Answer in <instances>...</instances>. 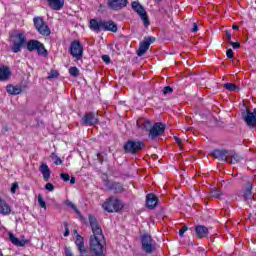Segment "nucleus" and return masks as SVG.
Listing matches in <instances>:
<instances>
[{
    "label": "nucleus",
    "instance_id": "obj_1",
    "mask_svg": "<svg viewBox=\"0 0 256 256\" xmlns=\"http://www.w3.org/2000/svg\"><path fill=\"white\" fill-rule=\"evenodd\" d=\"M90 227L92 229V235L90 236V251L92 256H105L103 254V248L105 247V236L103 235V229L99 225L97 218L93 215L88 217Z\"/></svg>",
    "mask_w": 256,
    "mask_h": 256
},
{
    "label": "nucleus",
    "instance_id": "obj_2",
    "mask_svg": "<svg viewBox=\"0 0 256 256\" xmlns=\"http://www.w3.org/2000/svg\"><path fill=\"white\" fill-rule=\"evenodd\" d=\"M102 208L107 213H119L123 209V202L116 197H110L102 204Z\"/></svg>",
    "mask_w": 256,
    "mask_h": 256
},
{
    "label": "nucleus",
    "instance_id": "obj_3",
    "mask_svg": "<svg viewBox=\"0 0 256 256\" xmlns=\"http://www.w3.org/2000/svg\"><path fill=\"white\" fill-rule=\"evenodd\" d=\"M11 43V50L13 53H20L21 49H23V45L27 43V37L25 34L17 32L11 36Z\"/></svg>",
    "mask_w": 256,
    "mask_h": 256
},
{
    "label": "nucleus",
    "instance_id": "obj_4",
    "mask_svg": "<svg viewBox=\"0 0 256 256\" xmlns=\"http://www.w3.org/2000/svg\"><path fill=\"white\" fill-rule=\"evenodd\" d=\"M141 243H142V251L144 253L151 255V253L155 251V240H153V238L149 234H144L142 236Z\"/></svg>",
    "mask_w": 256,
    "mask_h": 256
},
{
    "label": "nucleus",
    "instance_id": "obj_5",
    "mask_svg": "<svg viewBox=\"0 0 256 256\" xmlns=\"http://www.w3.org/2000/svg\"><path fill=\"white\" fill-rule=\"evenodd\" d=\"M132 9L142 19V21L144 23V27H149L151 25V22L149 21V18L147 17V11H145V8L139 2H137V1L132 2Z\"/></svg>",
    "mask_w": 256,
    "mask_h": 256
},
{
    "label": "nucleus",
    "instance_id": "obj_6",
    "mask_svg": "<svg viewBox=\"0 0 256 256\" xmlns=\"http://www.w3.org/2000/svg\"><path fill=\"white\" fill-rule=\"evenodd\" d=\"M33 21L35 29L40 33V35H44L45 37H49V35H51V29H49V26L41 17H34Z\"/></svg>",
    "mask_w": 256,
    "mask_h": 256
},
{
    "label": "nucleus",
    "instance_id": "obj_7",
    "mask_svg": "<svg viewBox=\"0 0 256 256\" xmlns=\"http://www.w3.org/2000/svg\"><path fill=\"white\" fill-rule=\"evenodd\" d=\"M70 55L77 61L83 59V45L78 40H74L70 45Z\"/></svg>",
    "mask_w": 256,
    "mask_h": 256
},
{
    "label": "nucleus",
    "instance_id": "obj_8",
    "mask_svg": "<svg viewBox=\"0 0 256 256\" xmlns=\"http://www.w3.org/2000/svg\"><path fill=\"white\" fill-rule=\"evenodd\" d=\"M242 119L251 129H253V127H256V108L253 109V112H251V110L249 109H247L246 112H243Z\"/></svg>",
    "mask_w": 256,
    "mask_h": 256
},
{
    "label": "nucleus",
    "instance_id": "obj_9",
    "mask_svg": "<svg viewBox=\"0 0 256 256\" xmlns=\"http://www.w3.org/2000/svg\"><path fill=\"white\" fill-rule=\"evenodd\" d=\"M99 123V114L97 112H88L82 117V125L93 127Z\"/></svg>",
    "mask_w": 256,
    "mask_h": 256
},
{
    "label": "nucleus",
    "instance_id": "obj_10",
    "mask_svg": "<svg viewBox=\"0 0 256 256\" xmlns=\"http://www.w3.org/2000/svg\"><path fill=\"white\" fill-rule=\"evenodd\" d=\"M141 149H143V143L139 141L129 140L124 145L126 153H132V155H135V153H137V151H141Z\"/></svg>",
    "mask_w": 256,
    "mask_h": 256
},
{
    "label": "nucleus",
    "instance_id": "obj_11",
    "mask_svg": "<svg viewBox=\"0 0 256 256\" xmlns=\"http://www.w3.org/2000/svg\"><path fill=\"white\" fill-rule=\"evenodd\" d=\"M155 37H148L145 38L141 43L137 50L138 57H143L147 51H149V47L151 46V43H154Z\"/></svg>",
    "mask_w": 256,
    "mask_h": 256
},
{
    "label": "nucleus",
    "instance_id": "obj_12",
    "mask_svg": "<svg viewBox=\"0 0 256 256\" xmlns=\"http://www.w3.org/2000/svg\"><path fill=\"white\" fill-rule=\"evenodd\" d=\"M163 133H165V124L156 122L150 129L149 135L151 139H157V137H159V135H163Z\"/></svg>",
    "mask_w": 256,
    "mask_h": 256
},
{
    "label": "nucleus",
    "instance_id": "obj_13",
    "mask_svg": "<svg viewBox=\"0 0 256 256\" xmlns=\"http://www.w3.org/2000/svg\"><path fill=\"white\" fill-rule=\"evenodd\" d=\"M128 0H108V7L112 9V11H119L123 9V7H127Z\"/></svg>",
    "mask_w": 256,
    "mask_h": 256
},
{
    "label": "nucleus",
    "instance_id": "obj_14",
    "mask_svg": "<svg viewBox=\"0 0 256 256\" xmlns=\"http://www.w3.org/2000/svg\"><path fill=\"white\" fill-rule=\"evenodd\" d=\"M49 7L54 11H61L65 5V0H46Z\"/></svg>",
    "mask_w": 256,
    "mask_h": 256
},
{
    "label": "nucleus",
    "instance_id": "obj_15",
    "mask_svg": "<svg viewBox=\"0 0 256 256\" xmlns=\"http://www.w3.org/2000/svg\"><path fill=\"white\" fill-rule=\"evenodd\" d=\"M196 235L198 239H203L205 237H209V228L203 225H197L195 227Z\"/></svg>",
    "mask_w": 256,
    "mask_h": 256
},
{
    "label": "nucleus",
    "instance_id": "obj_16",
    "mask_svg": "<svg viewBox=\"0 0 256 256\" xmlns=\"http://www.w3.org/2000/svg\"><path fill=\"white\" fill-rule=\"evenodd\" d=\"M241 162V156L235 153L233 150H228V156L226 159V163H231L232 165H235V163Z\"/></svg>",
    "mask_w": 256,
    "mask_h": 256
},
{
    "label": "nucleus",
    "instance_id": "obj_17",
    "mask_svg": "<svg viewBox=\"0 0 256 256\" xmlns=\"http://www.w3.org/2000/svg\"><path fill=\"white\" fill-rule=\"evenodd\" d=\"M90 29L92 31H95V33H99V31H103V20L91 19Z\"/></svg>",
    "mask_w": 256,
    "mask_h": 256
},
{
    "label": "nucleus",
    "instance_id": "obj_18",
    "mask_svg": "<svg viewBox=\"0 0 256 256\" xmlns=\"http://www.w3.org/2000/svg\"><path fill=\"white\" fill-rule=\"evenodd\" d=\"M253 189V184L250 182L247 183L246 188L244 190V200L249 203L250 201H253V192L251 191Z\"/></svg>",
    "mask_w": 256,
    "mask_h": 256
},
{
    "label": "nucleus",
    "instance_id": "obj_19",
    "mask_svg": "<svg viewBox=\"0 0 256 256\" xmlns=\"http://www.w3.org/2000/svg\"><path fill=\"white\" fill-rule=\"evenodd\" d=\"M229 154V150H214L212 152L213 157H215V159H219L220 161H227V156Z\"/></svg>",
    "mask_w": 256,
    "mask_h": 256
},
{
    "label": "nucleus",
    "instance_id": "obj_20",
    "mask_svg": "<svg viewBox=\"0 0 256 256\" xmlns=\"http://www.w3.org/2000/svg\"><path fill=\"white\" fill-rule=\"evenodd\" d=\"M39 171L42 173L44 181L47 182L49 179H51V169L47 164L43 163L40 165Z\"/></svg>",
    "mask_w": 256,
    "mask_h": 256
},
{
    "label": "nucleus",
    "instance_id": "obj_21",
    "mask_svg": "<svg viewBox=\"0 0 256 256\" xmlns=\"http://www.w3.org/2000/svg\"><path fill=\"white\" fill-rule=\"evenodd\" d=\"M117 24L113 21H103L102 31H112V33H117Z\"/></svg>",
    "mask_w": 256,
    "mask_h": 256
},
{
    "label": "nucleus",
    "instance_id": "obj_22",
    "mask_svg": "<svg viewBox=\"0 0 256 256\" xmlns=\"http://www.w3.org/2000/svg\"><path fill=\"white\" fill-rule=\"evenodd\" d=\"M146 206L148 209H155L157 207V196L154 194H148L146 196Z\"/></svg>",
    "mask_w": 256,
    "mask_h": 256
},
{
    "label": "nucleus",
    "instance_id": "obj_23",
    "mask_svg": "<svg viewBox=\"0 0 256 256\" xmlns=\"http://www.w3.org/2000/svg\"><path fill=\"white\" fill-rule=\"evenodd\" d=\"M106 187L109 191H113L114 193H123V185L121 183H108Z\"/></svg>",
    "mask_w": 256,
    "mask_h": 256
},
{
    "label": "nucleus",
    "instance_id": "obj_24",
    "mask_svg": "<svg viewBox=\"0 0 256 256\" xmlns=\"http://www.w3.org/2000/svg\"><path fill=\"white\" fill-rule=\"evenodd\" d=\"M11 213V207L5 200L0 198V215H9Z\"/></svg>",
    "mask_w": 256,
    "mask_h": 256
},
{
    "label": "nucleus",
    "instance_id": "obj_25",
    "mask_svg": "<svg viewBox=\"0 0 256 256\" xmlns=\"http://www.w3.org/2000/svg\"><path fill=\"white\" fill-rule=\"evenodd\" d=\"M11 77V70L7 66L0 68V81H7Z\"/></svg>",
    "mask_w": 256,
    "mask_h": 256
},
{
    "label": "nucleus",
    "instance_id": "obj_26",
    "mask_svg": "<svg viewBox=\"0 0 256 256\" xmlns=\"http://www.w3.org/2000/svg\"><path fill=\"white\" fill-rule=\"evenodd\" d=\"M41 42H39L38 40H30L27 42V50L30 51V52H33V51H37L39 45H40Z\"/></svg>",
    "mask_w": 256,
    "mask_h": 256
},
{
    "label": "nucleus",
    "instance_id": "obj_27",
    "mask_svg": "<svg viewBox=\"0 0 256 256\" xmlns=\"http://www.w3.org/2000/svg\"><path fill=\"white\" fill-rule=\"evenodd\" d=\"M9 239L16 247H25V240H19V238L15 237L13 234H10Z\"/></svg>",
    "mask_w": 256,
    "mask_h": 256
},
{
    "label": "nucleus",
    "instance_id": "obj_28",
    "mask_svg": "<svg viewBox=\"0 0 256 256\" xmlns=\"http://www.w3.org/2000/svg\"><path fill=\"white\" fill-rule=\"evenodd\" d=\"M6 91L10 95H19L21 93V87L10 85L7 86Z\"/></svg>",
    "mask_w": 256,
    "mask_h": 256
},
{
    "label": "nucleus",
    "instance_id": "obj_29",
    "mask_svg": "<svg viewBox=\"0 0 256 256\" xmlns=\"http://www.w3.org/2000/svg\"><path fill=\"white\" fill-rule=\"evenodd\" d=\"M36 51H37L38 55H40L41 57H48V55H49V52H47L45 45L41 42L38 45V48L36 49Z\"/></svg>",
    "mask_w": 256,
    "mask_h": 256
},
{
    "label": "nucleus",
    "instance_id": "obj_30",
    "mask_svg": "<svg viewBox=\"0 0 256 256\" xmlns=\"http://www.w3.org/2000/svg\"><path fill=\"white\" fill-rule=\"evenodd\" d=\"M224 87L227 91H239V88L233 83H226Z\"/></svg>",
    "mask_w": 256,
    "mask_h": 256
},
{
    "label": "nucleus",
    "instance_id": "obj_31",
    "mask_svg": "<svg viewBox=\"0 0 256 256\" xmlns=\"http://www.w3.org/2000/svg\"><path fill=\"white\" fill-rule=\"evenodd\" d=\"M38 205L42 209H47V203L45 202V200L43 199V195H41V194L38 195Z\"/></svg>",
    "mask_w": 256,
    "mask_h": 256
},
{
    "label": "nucleus",
    "instance_id": "obj_32",
    "mask_svg": "<svg viewBox=\"0 0 256 256\" xmlns=\"http://www.w3.org/2000/svg\"><path fill=\"white\" fill-rule=\"evenodd\" d=\"M211 195H212V197H215L216 199H221L223 192H221V190H219V189H213L211 191Z\"/></svg>",
    "mask_w": 256,
    "mask_h": 256
},
{
    "label": "nucleus",
    "instance_id": "obj_33",
    "mask_svg": "<svg viewBox=\"0 0 256 256\" xmlns=\"http://www.w3.org/2000/svg\"><path fill=\"white\" fill-rule=\"evenodd\" d=\"M69 74L71 75V77H79V68L71 67L69 69Z\"/></svg>",
    "mask_w": 256,
    "mask_h": 256
},
{
    "label": "nucleus",
    "instance_id": "obj_34",
    "mask_svg": "<svg viewBox=\"0 0 256 256\" xmlns=\"http://www.w3.org/2000/svg\"><path fill=\"white\" fill-rule=\"evenodd\" d=\"M51 157L56 165H62L63 161L61 160V158H59V156L52 154Z\"/></svg>",
    "mask_w": 256,
    "mask_h": 256
},
{
    "label": "nucleus",
    "instance_id": "obj_35",
    "mask_svg": "<svg viewBox=\"0 0 256 256\" xmlns=\"http://www.w3.org/2000/svg\"><path fill=\"white\" fill-rule=\"evenodd\" d=\"M57 77H59V72L56 70H51L49 79H57Z\"/></svg>",
    "mask_w": 256,
    "mask_h": 256
},
{
    "label": "nucleus",
    "instance_id": "obj_36",
    "mask_svg": "<svg viewBox=\"0 0 256 256\" xmlns=\"http://www.w3.org/2000/svg\"><path fill=\"white\" fill-rule=\"evenodd\" d=\"M169 93H173V88H171V86L164 87L163 94L164 95H169Z\"/></svg>",
    "mask_w": 256,
    "mask_h": 256
},
{
    "label": "nucleus",
    "instance_id": "obj_37",
    "mask_svg": "<svg viewBox=\"0 0 256 256\" xmlns=\"http://www.w3.org/2000/svg\"><path fill=\"white\" fill-rule=\"evenodd\" d=\"M60 177H61V179H63L65 182L70 181V179H71V176H69V174H67V173H61Z\"/></svg>",
    "mask_w": 256,
    "mask_h": 256
},
{
    "label": "nucleus",
    "instance_id": "obj_38",
    "mask_svg": "<svg viewBox=\"0 0 256 256\" xmlns=\"http://www.w3.org/2000/svg\"><path fill=\"white\" fill-rule=\"evenodd\" d=\"M45 189L46 191H55V186L52 183H47Z\"/></svg>",
    "mask_w": 256,
    "mask_h": 256
},
{
    "label": "nucleus",
    "instance_id": "obj_39",
    "mask_svg": "<svg viewBox=\"0 0 256 256\" xmlns=\"http://www.w3.org/2000/svg\"><path fill=\"white\" fill-rule=\"evenodd\" d=\"M234 55H235V53L233 52L232 49H228L226 51V56L228 57V59H233Z\"/></svg>",
    "mask_w": 256,
    "mask_h": 256
},
{
    "label": "nucleus",
    "instance_id": "obj_40",
    "mask_svg": "<svg viewBox=\"0 0 256 256\" xmlns=\"http://www.w3.org/2000/svg\"><path fill=\"white\" fill-rule=\"evenodd\" d=\"M17 189H19V184L14 182L11 187V193H16Z\"/></svg>",
    "mask_w": 256,
    "mask_h": 256
},
{
    "label": "nucleus",
    "instance_id": "obj_41",
    "mask_svg": "<svg viewBox=\"0 0 256 256\" xmlns=\"http://www.w3.org/2000/svg\"><path fill=\"white\" fill-rule=\"evenodd\" d=\"M102 61H104V63H111V58L109 57V55H103L102 56Z\"/></svg>",
    "mask_w": 256,
    "mask_h": 256
},
{
    "label": "nucleus",
    "instance_id": "obj_42",
    "mask_svg": "<svg viewBox=\"0 0 256 256\" xmlns=\"http://www.w3.org/2000/svg\"><path fill=\"white\" fill-rule=\"evenodd\" d=\"M226 41L230 44L233 41H231V32L229 30H226Z\"/></svg>",
    "mask_w": 256,
    "mask_h": 256
},
{
    "label": "nucleus",
    "instance_id": "obj_43",
    "mask_svg": "<svg viewBox=\"0 0 256 256\" xmlns=\"http://www.w3.org/2000/svg\"><path fill=\"white\" fill-rule=\"evenodd\" d=\"M230 45H232L233 49H239L241 47L239 42H230Z\"/></svg>",
    "mask_w": 256,
    "mask_h": 256
},
{
    "label": "nucleus",
    "instance_id": "obj_44",
    "mask_svg": "<svg viewBox=\"0 0 256 256\" xmlns=\"http://www.w3.org/2000/svg\"><path fill=\"white\" fill-rule=\"evenodd\" d=\"M187 226H183L182 229L179 230V235L183 237L185 235V232L187 231Z\"/></svg>",
    "mask_w": 256,
    "mask_h": 256
},
{
    "label": "nucleus",
    "instance_id": "obj_45",
    "mask_svg": "<svg viewBox=\"0 0 256 256\" xmlns=\"http://www.w3.org/2000/svg\"><path fill=\"white\" fill-rule=\"evenodd\" d=\"M199 31V26H197V23L193 24V28L191 29L192 33H197Z\"/></svg>",
    "mask_w": 256,
    "mask_h": 256
},
{
    "label": "nucleus",
    "instance_id": "obj_46",
    "mask_svg": "<svg viewBox=\"0 0 256 256\" xmlns=\"http://www.w3.org/2000/svg\"><path fill=\"white\" fill-rule=\"evenodd\" d=\"M68 205H69V207H71L72 209L75 210V213H79V209H77V206H75V204H73V202H69Z\"/></svg>",
    "mask_w": 256,
    "mask_h": 256
},
{
    "label": "nucleus",
    "instance_id": "obj_47",
    "mask_svg": "<svg viewBox=\"0 0 256 256\" xmlns=\"http://www.w3.org/2000/svg\"><path fill=\"white\" fill-rule=\"evenodd\" d=\"M144 127H145V129H147L148 127H151V121H149V120L145 121Z\"/></svg>",
    "mask_w": 256,
    "mask_h": 256
},
{
    "label": "nucleus",
    "instance_id": "obj_48",
    "mask_svg": "<svg viewBox=\"0 0 256 256\" xmlns=\"http://www.w3.org/2000/svg\"><path fill=\"white\" fill-rule=\"evenodd\" d=\"M174 139H175L176 143H178L179 147H181V140H180V138L177 137V136H174Z\"/></svg>",
    "mask_w": 256,
    "mask_h": 256
},
{
    "label": "nucleus",
    "instance_id": "obj_49",
    "mask_svg": "<svg viewBox=\"0 0 256 256\" xmlns=\"http://www.w3.org/2000/svg\"><path fill=\"white\" fill-rule=\"evenodd\" d=\"M64 237H69V228H66L64 232Z\"/></svg>",
    "mask_w": 256,
    "mask_h": 256
},
{
    "label": "nucleus",
    "instance_id": "obj_50",
    "mask_svg": "<svg viewBox=\"0 0 256 256\" xmlns=\"http://www.w3.org/2000/svg\"><path fill=\"white\" fill-rule=\"evenodd\" d=\"M70 183H71V185H75V177H72V178L70 179Z\"/></svg>",
    "mask_w": 256,
    "mask_h": 256
},
{
    "label": "nucleus",
    "instance_id": "obj_51",
    "mask_svg": "<svg viewBox=\"0 0 256 256\" xmlns=\"http://www.w3.org/2000/svg\"><path fill=\"white\" fill-rule=\"evenodd\" d=\"M232 29H233L234 31H237V29H239V26L233 25V26H232Z\"/></svg>",
    "mask_w": 256,
    "mask_h": 256
},
{
    "label": "nucleus",
    "instance_id": "obj_52",
    "mask_svg": "<svg viewBox=\"0 0 256 256\" xmlns=\"http://www.w3.org/2000/svg\"><path fill=\"white\" fill-rule=\"evenodd\" d=\"M0 256H3V252L0 251Z\"/></svg>",
    "mask_w": 256,
    "mask_h": 256
}]
</instances>
